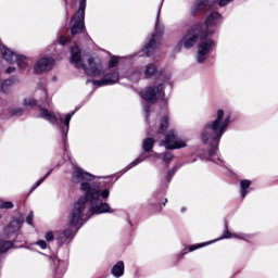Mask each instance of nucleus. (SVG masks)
<instances>
[{
	"mask_svg": "<svg viewBox=\"0 0 278 278\" xmlns=\"http://www.w3.org/2000/svg\"><path fill=\"white\" fill-rule=\"evenodd\" d=\"M166 203H168V199H165L163 205H166Z\"/></svg>",
	"mask_w": 278,
	"mask_h": 278,
	"instance_id": "obj_44",
	"label": "nucleus"
},
{
	"mask_svg": "<svg viewBox=\"0 0 278 278\" xmlns=\"http://www.w3.org/2000/svg\"><path fill=\"white\" fill-rule=\"evenodd\" d=\"M14 71H16V68H14V67H9L8 70H7V73H14Z\"/></svg>",
	"mask_w": 278,
	"mask_h": 278,
	"instance_id": "obj_43",
	"label": "nucleus"
},
{
	"mask_svg": "<svg viewBox=\"0 0 278 278\" xmlns=\"http://www.w3.org/2000/svg\"><path fill=\"white\" fill-rule=\"evenodd\" d=\"M86 17V0H83L79 4V9L75 13L72 22H74L71 34L75 36L84 31V18Z\"/></svg>",
	"mask_w": 278,
	"mask_h": 278,
	"instance_id": "obj_4",
	"label": "nucleus"
},
{
	"mask_svg": "<svg viewBox=\"0 0 278 278\" xmlns=\"http://www.w3.org/2000/svg\"><path fill=\"white\" fill-rule=\"evenodd\" d=\"M66 42H67V39L65 37H61L59 39V45H66Z\"/></svg>",
	"mask_w": 278,
	"mask_h": 278,
	"instance_id": "obj_41",
	"label": "nucleus"
},
{
	"mask_svg": "<svg viewBox=\"0 0 278 278\" xmlns=\"http://www.w3.org/2000/svg\"><path fill=\"white\" fill-rule=\"evenodd\" d=\"M55 61L52 58H42L36 62L34 66V72L37 75H42V73H47L53 68Z\"/></svg>",
	"mask_w": 278,
	"mask_h": 278,
	"instance_id": "obj_8",
	"label": "nucleus"
},
{
	"mask_svg": "<svg viewBox=\"0 0 278 278\" xmlns=\"http://www.w3.org/2000/svg\"><path fill=\"white\" fill-rule=\"evenodd\" d=\"M118 79H121V75L114 72L106 74L104 78L100 80H93L92 84L94 86H112V84H118Z\"/></svg>",
	"mask_w": 278,
	"mask_h": 278,
	"instance_id": "obj_10",
	"label": "nucleus"
},
{
	"mask_svg": "<svg viewBox=\"0 0 278 278\" xmlns=\"http://www.w3.org/2000/svg\"><path fill=\"white\" fill-rule=\"evenodd\" d=\"M14 62L17 63V66H20V68H27V58L16 54Z\"/></svg>",
	"mask_w": 278,
	"mask_h": 278,
	"instance_id": "obj_17",
	"label": "nucleus"
},
{
	"mask_svg": "<svg viewBox=\"0 0 278 278\" xmlns=\"http://www.w3.org/2000/svg\"><path fill=\"white\" fill-rule=\"evenodd\" d=\"M101 197H102V199H108L110 197V189H104L101 192Z\"/></svg>",
	"mask_w": 278,
	"mask_h": 278,
	"instance_id": "obj_37",
	"label": "nucleus"
},
{
	"mask_svg": "<svg viewBox=\"0 0 278 278\" xmlns=\"http://www.w3.org/2000/svg\"><path fill=\"white\" fill-rule=\"evenodd\" d=\"M220 8H225L228 3H231L232 0H214Z\"/></svg>",
	"mask_w": 278,
	"mask_h": 278,
	"instance_id": "obj_31",
	"label": "nucleus"
},
{
	"mask_svg": "<svg viewBox=\"0 0 278 278\" xmlns=\"http://www.w3.org/2000/svg\"><path fill=\"white\" fill-rule=\"evenodd\" d=\"M118 64V56H112L109 61V68H114Z\"/></svg>",
	"mask_w": 278,
	"mask_h": 278,
	"instance_id": "obj_24",
	"label": "nucleus"
},
{
	"mask_svg": "<svg viewBox=\"0 0 278 278\" xmlns=\"http://www.w3.org/2000/svg\"><path fill=\"white\" fill-rule=\"evenodd\" d=\"M251 187L250 180H241L240 188H241V197L244 199L249 191H247L248 188Z\"/></svg>",
	"mask_w": 278,
	"mask_h": 278,
	"instance_id": "obj_16",
	"label": "nucleus"
},
{
	"mask_svg": "<svg viewBox=\"0 0 278 278\" xmlns=\"http://www.w3.org/2000/svg\"><path fill=\"white\" fill-rule=\"evenodd\" d=\"M55 239V237L53 236V232H47L46 233V240L47 242H53V240Z\"/></svg>",
	"mask_w": 278,
	"mask_h": 278,
	"instance_id": "obj_33",
	"label": "nucleus"
},
{
	"mask_svg": "<svg viewBox=\"0 0 278 278\" xmlns=\"http://www.w3.org/2000/svg\"><path fill=\"white\" fill-rule=\"evenodd\" d=\"M13 247L14 242L0 239V255H3V253H8V250L12 249Z\"/></svg>",
	"mask_w": 278,
	"mask_h": 278,
	"instance_id": "obj_15",
	"label": "nucleus"
},
{
	"mask_svg": "<svg viewBox=\"0 0 278 278\" xmlns=\"http://www.w3.org/2000/svg\"><path fill=\"white\" fill-rule=\"evenodd\" d=\"M125 273V263L123 261H119L113 268H112V275L114 277H123V274Z\"/></svg>",
	"mask_w": 278,
	"mask_h": 278,
	"instance_id": "obj_13",
	"label": "nucleus"
},
{
	"mask_svg": "<svg viewBox=\"0 0 278 278\" xmlns=\"http://www.w3.org/2000/svg\"><path fill=\"white\" fill-rule=\"evenodd\" d=\"M52 172H53V170H50V172L43 177V179L37 181V182H36V186L34 187V190H36V188H38V186H40V184H42V181H45V179H47V177H49Z\"/></svg>",
	"mask_w": 278,
	"mask_h": 278,
	"instance_id": "obj_34",
	"label": "nucleus"
},
{
	"mask_svg": "<svg viewBox=\"0 0 278 278\" xmlns=\"http://www.w3.org/2000/svg\"><path fill=\"white\" fill-rule=\"evenodd\" d=\"M164 94V87L162 85H159L154 88H148L146 91L142 92L141 97L144 101H148V103H155L160 97Z\"/></svg>",
	"mask_w": 278,
	"mask_h": 278,
	"instance_id": "obj_7",
	"label": "nucleus"
},
{
	"mask_svg": "<svg viewBox=\"0 0 278 278\" xmlns=\"http://www.w3.org/2000/svg\"><path fill=\"white\" fill-rule=\"evenodd\" d=\"M215 45L216 43L212 39H203V37L201 38V41L198 45L197 62H199V64H203V62L207 60V53L214 49Z\"/></svg>",
	"mask_w": 278,
	"mask_h": 278,
	"instance_id": "obj_5",
	"label": "nucleus"
},
{
	"mask_svg": "<svg viewBox=\"0 0 278 278\" xmlns=\"http://www.w3.org/2000/svg\"><path fill=\"white\" fill-rule=\"evenodd\" d=\"M71 62L72 64H75L77 68H84L85 73L90 77H98V75H102L103 73V65H101V61L94 58L81 59V50H79L78 47L72 48Z\"/></svg>",
	"mask_w": 278,
	"mask_h": 278,
	"instance_id": "obj_2",
	"label": "nucleus"
},
{
	"mask_svg": "<svg viewBox=\"0 0 278 278\" xmlns=\"http://www.w3.org/2000/svg\"><path fill=\"white\" fill-rule=\"evenodd\" d=\"M153 49H155V36H152L149 43L146 46L144 51H146L147 55H151Z\"/></svg>",
	"mask_w": 278,
	"mask_h": 278,
	"instance_id": "obj_19",
	"label": "nucleus"
},
{
	"mask_svg": "<svg viewBox=\"0 0 278 278\" xmlns=\"http://www.w3.org/2000/svg\"><path fill=\"white\" fill-rule=\"evenodd\" d=\"M39 116L41 118H46V121H49L50 123H55V121H58V118L53 116V114H51V112H49L47 109H41Z\"/></svg>",
	"mask_w": 278,
	"mask_h": 278,
	"instance_id": "obj_14",
	"label": "nucleus"
},
{
	"mask_svg": "<svg viewBox=\"0 0 278 278\" xmlns=\"http://www.w3.org/2000/svg\"><path fill=\"white\" fill-rule=\"evenodd\" d=\"M56 240H59V242H61V243L66 242V239H64V237H62V233H59V236L56 237Z\"/></svg>",
	"mask_w": 278,
	"mask_h": 278,
	"instance_id": "obj_40",
	"label": "nucleus"
},
{
	"mask_svg": "<svg viewBox=\"0 0 278 278\" xmlns=\"http://www.w3.org/2000/svg\"><path fill=\"white\" fill-rule=\"evenodd\" d=\"M161 147H165L167 150L174 149H184L187 147L186 141H177V140H164L161 142Z\"/></svg>",
	"mask_w": 278,
	"mask_h": 278,
	"instance_id": "obj_11",
	"label": "nucleus"
},
{
	"mask_svg": "<svg viewBox=\"0 0 278 278\" xmlns=\"http://www.w3.org/2000/svg\"><path fill=\"white\" fill-rule=\"evenodd\" d=\"M155 141L153 140H146L142 143L143 147V151H146V153H149V151H151V149H153V144Z\"/></svg>",
	"mask_w": 278,
	"mask_h": 278,
	"instance_id": "obj_21",
	"label": "nucleus"
},
{
	"mask_svg": "<svg viewBox=\"0 0 278 278\" xmlns=\"http://www.w3.org/2000/svg\"><path fill=\"white\" fill-rule=\"evenodd\" d=\"M147 160L146 156H139L136 161H134L131 163V166H138V164H140V162H144Z\"/></svg>",
	"mask_w": 278,
	"mask_h": 278,
	"instance_id": "obj_32",
	"label": "nucleus"
},
{
	"mask_svg": "<svg viewBox=\"0 0 278 278\" xmlns=\"http://www.w3.org/2000/svg\"><path fill=\"white\" fill-rule=\"evenodd\" d=\"M229 117L225 118V111L218 110L216 118L213 122L205 124L202 131V138H222L227 127H229Z\"/></svg>",
	"mask_w": 278,
	"mask_h": 278,
	"instance_id": "obj_3",
	"label": "nucleus"
},
{
	"mask_svg": "<svg viewBox=\"0 0 278 278\" xmlns=\"http://www.w3.org/2000/svg\"><path fill=\"white\" fill-rule=\"evenodd\" d=\"M71 118H73V114L67 113V114L65 115V119H62V118H61V121H62V123H64V125H66V127H68V125H70V123H71Z\"/></svg>",
	"mask_w": 278,
	"mask_h": 278,
	"instance_id": "obj_29",
	"label": "nucleus"
},
{
	"mask_svg": "<svg viewBox=\"0 0 278 278\" xmlns=\"http://www.w3.org/2000/svg\"><path fill=\"white\" fill-rule=\"evenodd\" d=\"M61 237L64 238V240H68V238L73 237V230L66 229L64 232H61Z\"/></svg>",
	"mask_w": 278,
	"mask_h": 278,
	"instance_id": "obj_25",
	"label": "nucleus"
},
{
	"mask_svg": "<svg viewBox=\"0 0 278 278\" xmlns=\"http://www.w3.org/2000/svg\"><path fill=\"white\" fill-rule=\"evenodd\" d=\"M37 101L35 99L31 98H26L23 101V105H25L26 108H34L35 105H37Z\"/></svg>",
	"mask_w": 278,
	"mask_h": 278,
	"instance_id": "obj_22",
	"label": "nucleus"
},
{
	"mask_svg": "<svg viewBox=\"0 0 278 278\" xmlns=\"http://www.w3.org/2000/svg\"><path fill=\"white\" fill-rule=\"evenodd\" d=\"M175 138H177V135H175V132L170 131L167 140H175Z\"/></svg>",
	"mask_w": 278,
	"mask_h": 278,
	"instance_id": "obj_39",
	"label": "nucleus"
},
{
	"mask_svg": "<svg viewBox=\"0 0 278 278\" xmlns=\"http://www.w3.org/2000/svg\"><path fill=\"white\" fill-rule=\"evenodd\" d=\"M0 51L3 60H5L7 62H10L11 64L14 63L15 58H17L16 53L8 49L5 46H1Z\"/></svg>",
	"mask_w": 278,
	"mask_h": 278,
	"instance_id": "obj_12",
	"label": "nucleus"
},
{
	"mask_svg": "<svg viewBox=\"0 0 278 278\" xmlns=\"http://www.w3.org/2000/svg\"><path fill=\"white\" fill-rule=\"evenodd\" d=\"M225 227H226V231H225L223 238H233V235H231V232H229V230H228L229 226L226 224Z\"/></svg>",
	"mask_w": 278,
	"mask_h": 278,
	"instance_id": "obj_36",
	"label": "nucleus"
},
{
	"mask_svg": "<svg viewBox=\"0 0 278 278\" xmlns=\"http://www.w3.org/2000/svg\"><path fill=\"white\" fill-rule=\"evenodd\" d=\"M155 73H157V68L155 67V65L149 64L146 66V68H144L146 77H153V75H155Z\"/></svg>",
	"mask_w": 278,
	"mask_h": 278,
	"instance_id": "obj_18",
	"label": "nucleus"
},
{
	"mask_svg": "<svg viewBox=\"0 0 278 278\" xmlns=\"http://www.w3.org/2000/svg\"><path fill=\"white\" fill-rule=\"evenodd\" d=\"M38 247H40L41 249H47V241L45 240H39L37 241Z\"/></svg>",
	"mask_w": 278,
	"mask_h": 278,
	"instance_id": "obj_38",
	"label": "nucleus"
},
{
	"mask_svg": "<svg viewBox=\"0 0 278 278\" xmlns=\"http://www.w3.org/2000/svg\"><path fill=\"white\" fill-rule=\"evenodd\" d=\"M220 18V14L218 13H212L206 17L205 26L200 28V31L207 38V36H212L214 34V30H212V27L218 23V20Z\"/></svg>",
	"mask_w": 278,
	"mask_h": 278,
	"instance_id": "obj_9",
	"label": "nucleus"
},
{
	"mask_svg": "<svg viewBox=\"0 0 278 278\" xmlns=\"http://www.w3.org/2000/svg\"><path fill=\"white\" fill-rule=\"evenodd\" d=\"M181 49H184V41L180 39V41L174 47V53L181 52Z\"/></svg>",
	"mask_w": 278,
	"mask_h": 278,
	"instance_id": "obj_27",
	"label": "nucleus"
},
{
	"mask_svg": "<svg viewBox=\"0 0 278 278\" xmlns=\"http://www.w3.org/2000/svg\"><path fill=\"white\" fill-rule=\"evenodd\" d=\"M18 229H21V223H18V220H13L10 223L9 227L7 228V232H14V231H18Z\"/></svg>",
	"mask_w": 278,
	"mask_h": 278,
	"instance_id": "obj_20",
	"label": "nucleus"
},
{
	"mask_svg": "<svg viewBox=\"0 0 278 278\" xmlns=\"http://www.w3.org/2000/svg\"><path fill=\"white\" fill-rule=\"evenodd\" d=\"M210 155H216V148H211Z\"/></svg>",
	"mask_w": 278,
	"mask_h": 278,
	"instance_id": "obj_42",
	"label": "nucleus"
},
{
	"mask_svg": "<svg viewBox=\"0 0 278 278\" xmlns=\"http://www.w3.org/2000/svg\"><path fill=\"white\" fill-rule=\"evenodd\" d=\"M160 128L162 131H166L168 129V116H163L160 123Z\"/></svg>",
	"mask_w": 278,
	"mask_h": 278,
	"instance_id": "obj_23",
	"label": "nucleus"
},
{
	"mask_svg": "<svg viewBox=\"0 0 278 278\" xmlns=\"http://www.w3.org/2000/svg\"><path fill=\"white\" fill-rule=\"evenodd\" d=\"M175 173H177V166H174L173 169L167 173V181H170V179H173V175H175Z\"/></svg>",
	"mask_w": 278,
	"mask_h": 278,
	"instance_id": "obj_30",
	"label": "nucleus"
},
{
	"mask_svg": "<svg viewBox=\"0 0 278 278\" xmlns=\"http://www.w3.org/2000/svg\"><path fill=\"white\" fill-rule=\"evenodd\" d=\"M191 251H194V248H191Z\"/></svg>",
	"mask_w": 278,
	"mask_h": 278,
	"instance_id": "obj_45",
	"label": "nucleus"
},
{
	"mask_svg": "<svg viewBox=\"0 0 278 278\" xmlns=\"http://www.w3.org/2000/svg\"><path fill=\"white\" fill-rule=\"evenodd\" d=\"M26 223H28V225H33V223H34V213L33 212H30L28 214V216L26 217Z\"/></svg>",
	"mask_w": 278,
	"mask_h": 278,
	"instance_id": "obj_35",
	"label": "nucleus"
},
{
	"mask_svg": "<svg viewBox=\"0 0 278 278\" xmlns=\"http://www.w3.org/2000/svg\"><path fill=\"white\" fill-rule=\"evenodd\" d=\"M163 162H165V164H170V162H173V154L168 152L165 153L163 157Z\"/></svg>",
	"mask_w": 278,
	"mask_h": 278,
	"instance_id": "obj_28",
	"label": "nucleus"
},
{
	"mask_svg": "<svg viewBox=\"0 0 278 278\" xmlns=\"http://www.w3.org/2000/svg\"><path fill=\"white\" fill-rule=\"evenodd\" d=\"M93 179L94 176H92L90 173L84 172V169L80 167H74L72 181L73 184H81L80 189L86 193L83 198L74 203V207L70 216V225H72V227L81 225V220H84V214L86 212V203L88 202L90 214H105L106 212H114L110 208V204L99 200V197H101V191L97 188L90 187V182L88 181H92Z\"/></svg>",
	"mask_w": 278,
	"mask_h": 278,
	"instance_id": "obj_1",
	"label": "nucleus"
},
{
	"mask_svg": "<svg viewBox=\"0 0 278 278\" xmlns=\"http://www.w3.org/2000/svg\"><path fill=\"white\" fill-rule=\"evenodd\" d=\"M199 38H206L200 28L189 30L185 37H182V43L185 49H190L197 45Z\"/></svg>",
	"mask_w": 278,
	"mask_h": 278,
	"instance_id": "obj_6",
	"label": "nucleus"
},
{
	"mask_svg": "<svg viewBox=\"0 0 278 278\" xmlns=\"http://www.w3.org/2000/svg\"><path fill=\"white\" fill-rule=\"evenodd\" d=\"M12 207H14L12 202H3L0 204L1 210H12Z\"/></svg>",
	"mask_w": 278,
	"mask_h": 278,
	"instance_id": "obj_26",
	"label": "nucleus"
}]
</instances>
